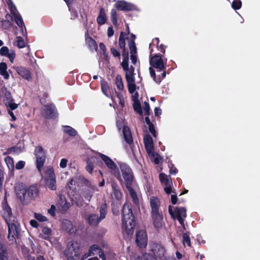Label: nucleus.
<instances>
[{"label": "nucleus", "mask_w": 260, "mask_h": 260, "mask_svg": "<svg viewBox=\"0 0 260 260\" xmlns=\"http://www.w3.org/2000/svg\"><path fill=\"white\" fill-rule=\"evenodd\" d=\"M131 203L126 202L122 209V229L127 235L134 233L136 226L135 216L132 211Z\"/></svg>", "instance_id": "1"}, {"label": "nucleus", "mask_w": 260, "mask_h": 260, "mask_svg": "<svg viewBox=\"0 0 260 260\" xmlns=\"http://www.w3.org/2000/svg\"><path fill=\"white\" fill-rule=\"evenodd\" d=\"M81 253L80 245L78 242L71 241L68 242L64 252L67 260H84L90 255L89 253L87 255L85 254L81 257Z\"/></svg>", "instance_id": "2"}, {"label": "nucleus", "mask_w": 260, "mask_h": 260, "mask_svg": "<svg viewBox=\"0 0 260 260\" xmlns=\"http://www.w3.org/2000/svg\"><path fill=\"white\" fill-rule=\"evenodd\" d=\"M18 194L22 203L23 204H27L31 200L39 197V190L36 185H32L27 189L20 190Z\"/></svg>", "instance_id": "3"}, {"label": "nucleus", "mask_w": 260, "mask_h": 260, "mask_svg": "<svg viewBox=\"0 0 260 260\" xmlns=\"http://www.w3.org/2000/svg\"><path fill=\"white\" fill-rule=\"evenodd\" d=\"M120 169L124 180L125 186H128L129 187L133 186L135 177L131 167L126 164L122 163L120 165Z\"/></svg>", "instance_id": "4"}, {"label": "nucleus", "mask_w": 260, "mask_h": 260, "mask_svg": "<svg viewBox=\"0 0 260 260\" xmlns=\"http://www.w3.org/2000/svg\"><path fill=\"white\" fill-rule=\"evenodd\" d=\"M34 154L36 158V167L38 171L41 173L46 161V152L41 146H37L35 148Z\"/></svg>", "instance_id": "5"}, {"label": "nucleus", "mask_w": 260, "mask_h": 260, "mask_svg": "<svg viewBox=\"0 0 260 260\" xmlns=\"http://www.w3.org/2000/svg\"><path fill=\"white\" fill-rule=\"evenodd\" d=\"M4 217L8 226V238L9 240L13 241L15 238L18 239L19 238V228L17 225V222H15L13 220V222H10L11 219L8 220L5 216Z\"/></svg>", "instance_id": "6"}, {"label": "nucleus", "mask_w": 260, "mask_h": 260, "mask_svg": "<svg viewBox=\"0 0 260 260\" xmlns=\"http://www.w3.org/2000/svg\"><path fill=\"white\" fill-rule=\"evenodd\" d=\"M162 55L158 53L155 54L150 58V64L156 69L157 72H160L166 69L167 59L166 58L165 60L162 58Z\"/></svg>", "instance_id": "7"}, {"label": "nucleus", "mask_w": 260, "mask_h": 260, "mask_svg": "<svg viewBox=\"0 0 260 260\" xmlns=\"http://www.w3.org/2000/svg\"><path fill=\"white\" fill-rule=\"evenodd\" d=\"M150 250L154 255L160 260L166 259V251L164 246L160 243L153 242L150 243Z\"/></svg>", "instance_id": "8"}, {"label": "nucleus", "mask_w": 260, "mask_h": 260, "mask_svg": "<svg viewBox=\"0 0 260 260\" xmlns=\"http://www.w3.org/2000/svg\"><path fill=\"white\" fill-rule=\"evenodd\" d=\"M99 156L101 158V159L105 162L106 166L110 170L112 171H115L114 176L117 178V179L120 181L122 182V180L121 178V175L119 171V169L116 165V164L108 156L99 153Z\"/></svg>", "instance_id": "9"}, {"label": "nucleus", "mask_w": 260, "mask_h": 260, "mask_svg": "<svg viewBox=\"0 0 260 260\" xmlns=\"http://www.w3.org/2000/svg\"><path fill=\"white\" fill-rule=\"evenodd\" d=\"M47 177L45 179L46 186L51 190L56 189V181L53 168H49L46 172Z\"/></svg>", "instance_id": "10"}, {"label": "nucleus", "mask_w": 260, "mask_h": 260, "mask_svg": "<svg viewBox=\"0 0 260 260\" xmlns=\"http://www.w3.org/2000/svg\"><path fill=\"white\" fill-rule=\"evenodd\" d=\"M60 228L62 231L71 235H75L77 231L76 225L73 224L69 219L65 218L61 221Z\"/></svg>", "instance_id": "11"}, {"label": "nucleus", "mask_w": 260, "mask_h": 260, "mask_svg": "<svg viewBox=\"0 0 260 260\" xmlns=\"http://www.w3.org/2000/svg\"><path fill=\"white\" fill-rule=\"evenodd\" d=\"M58 116L57 110L53 104L44 106V117L47 119H55Z\"/></svg>", "instance_id": "12"}, {"label": "nucleus", "mask_w": 260, "mask_h": 260, "mask_svg": "<svg viewBox=\"0 0 260 260\" xmlns=\"http://www.w3.org/2000/svg\"><path fill=\"white\" fill-rule=\"evenodd\" d=\"M148 243L147 236L145 231H138L136 234V243L140 248H144Z\"/></svg>", "instance_id": "13"}, {"label": "nucleus", "mask_w": 260, "mask_h": 260, "mask_svg": "<svg viewBox=\"0 0 260 260\" xmlns=\"http://www.w3.org/2000/svg\"><path fill=\"white\" fill-rule=\"evenodd\" d=\"M115 7L118 11H132L136 10V6L124 1H118L115 4Z\"/></svg>", "instance_id": "14"}, {"label": "nucleus", "mask_w": 260, "mask_h": 260, "mask_svg": "<svg viewBox=\"0 0 260 260\" xmlns=\"http://www.w3.org/2000/svg\"><path fill=\"white\" fill-rule=\"evenodd\" d=\"M123 71H125V77L126 81L135 80V68L131 66L129 67V63L121 65Z\"/></svg>", "instance_id": "15"}, {"label": "nucleus", "mask_w": 260, "mask_h": 260, "mask_svg": "<svg viewBox=\"0 0 260 260\" xmlns=\"http://www.w3.org/2000/svg\"><path fill=\"white\" fill-rule=\"evenodd\" d=\"M14 70L17 74L23 79L27 81L32 80V76L30 71L24 67H15Z\"/></svg>", "instance_id": "16"}, {"label": "nucleus", "mask_w": 260, "mask_h": 260, "mask_svg": "<svg viewBox=\"0 0 260 260\" xmlns=\"http://www.w3.org/2000/svg\"><path fill=\"white\" fill-rule=\"evenodd\" d=\"M143 141L146 151L148 154L153 153L154 145L153 139L149 134L144 136Z\"/></svg>", "instance_id": "17"}, {"label": "nucleus", "mask_w": 260, "mask_h": 260, "mask_svg": "<svg viewBox=\"0 0 260 260\" xmlns=\"http://www.w3.org/2000/svg\"><path fill=\"white\" fill-rule=\"evenodd\" d=\"M153 224L155 228H159L162 226L163 216L161 212L151 213Z\"/></svg>", "instance_id": "18"}, {"label": "nucleus", "mask_w": 260, "mask_h": 260, "mask_svg": "<svg viewBox=\"0 0 260 260\" xmlns=\"http://www.w3.org/2000/svg\"><path fill=\"white\" fill-rule=\"evenodd\" d=\"M160 202L159 199L157 197H151L150 199V206L151 207V213L160 212L159 207Z\"/></svg>", "instance_id": "19"}, {"label": "nucleus", "mask_w": 260, "mask_h": 260, "mask_svg": "<svg viewBox=\"0 0 260 260\" xmlns=\"http://www.w3.org/2000/svg\"><path fill=\"white\" fill-rule=\"evenodd\" d=\"M111 185V196L112 198H114L116 200H121L122 196V193L120 189L119 185L115 182H112Z\"/></svg>", "instance_id": "20"}, {"label": "nucleus", "mask_w": 260, "mask_h": 260, "mask_svg": "<svg viewBox=\"0 0 260 260\" xmlns=\"http://www.w3.org/2000/svg\"><path fill=\"white\" fill-rule=\"evenodd\" d=\"M122 133L125 141L131 147V145L133 144V139L130 128L127 126H124Z\"/></svg>", "instance_id": "21"}, {"label": "nucleus", "mask_w": 260, "mask_h": 260, "mask_svg": "<svg viewBox=\"0 0 260 260\" xmlns=\"http://www.w3.org/2000/svg\"><path fill=\"white\" fill-rule=\"evenodd\" d=\"M57 206L58 208H60L62 212H64L70 208V204L67 202L65 197L60 195L59 196V200L57 204Z\"/></svg>", "instance_id": "22"}, {"label": "nucleus", "mask_w": 260, "mask_h": 260, "mask_svg": "<svg viewBox=\"0 0 260 260\" xmlns=\"http://www.w3.org/2000/svg\"><path fill=\"white\" fill-rule=\"evenodd\" d=\"M85 42L90 50L93 51V50H96L98 48V45L95 41L91 37L89 36L88 30L85 34Z\"/></svg>", "instance_id": "23"}, {"label": "nucleus", "mask_w": 260, "mask_h": 260, "mask_svg": "<svg viewBox=\"0 0 260 260\" xmlns=\"http://www.w3.org/2000/svg\"><path fill=\"white\" fill-rule=\"evenodd\" d=\"M88 222L91 226H98L99 223L102 220L98 215L95 214H90L87 218Z\"/></svg>", "instance_id": "24"}, {"label": "nucleus", "mask_w": 260, "mask_h": 260, "mask_svg": "<svg viewBox=\"0 0 260 260\" xmlns=\"http://www.w3.org/2000/svg\"><path fill=\"white\" fill-rule=\"evenodd\" d=\"M101 85L102 92L107 97L110 98L111 96V92L108 83L103 80L101 81Z\"/></svg>", "instance_id": "25"}, {"label": "nucleus", "mask_w": 260, "mask_h": 260, "mask_svg": "<svg viewBox=\"0 0 260 260\" xmlns=\"http://www.w3.org/2000/svg\"><path fill=\"white\" fill-rule=\"evenodd\" d=\"M107 20V15L105 11L103 8H101L100 10L99 14L96 18L97 23L100 25L104 24Z\"/></svg>", "instance_id": "26"}, {"label": "nucleus", "mask_w": 260, "mask_h": 260, "mask_svg": "<svg viewBox=\"0 0 260 260\" xmlns=\"http://www.w3.org/2000/svg\"><path fill=\"white\" fill-rule=\"evenodd\" d=\"M126 188L128 190L129 194L132 198L134 203L136 205H139V201L138 198L137 194L134 189L133 188V186H126Z\"/></svg>", "instance_id": "27"}, {"label": "nucleus", "mask_w": 260, "mask_h": 260, "mask_svg": "<svg viewBox=\"0 0 260 260\" xmlns=\"http://www.w3.org/2000/svg\"><path fill=\"white\" fill-rule=\"evenodd\" d=\"M159 178L161 183L165 185L166 186L173 184L171 177H169L165 173H160L159 175Z\"/></svg>", "instance_id": "28"}, {"label": "nucleus", "mask_w": 260, "mask_h": 260, "mask_svg": "<svg viewBox=\"0 0 260 260\" xmlns=\"http://www.w3.org/2000/svg\"><path fill=\"white\" fill-rule=\"evenodd\" d=\"M95 189L84 188L82 192V196L85 200L89 202L93 196Z\"/></svg>", "instance_id": "29"}, {"label": "nucleus", "mask_w": 260, "mask_h": 260, "mask_svg": "<svg viewBox=\"0 0 260 260\" xmlns=\"http://www.w3.org/2000/svg\"><path fill=\"white\" fill-rule=\"evenodd\" d=\"M7 65L5 62L0 63V74L3 76L5 79L9 78V75L7 71Z\"/></svg>", "instance_id": "30"}, {"label": "nucleus", "mask_w": 260, "mask_h": 260, "mask_svg": "<svg viewBox=\"0 0 260 260\" xmlns=\"http://www.w3.org/2000/svg\"><path fill=\"white\" fill-rule=\"evenodd\" d=\"M174 212L175 214V217L180 216L185 218L187 216L186 209L184 207H176Z\"/></svg>", "instance_id": "31"}, {"label": "nucleus", "mask_w": 260, "mask_h": 260, "mask_svg": "<svg viewBox=\"0 0 260 260\" xmlns=\"http://www.w3.org/2000/svg\"><path fill=\"white\" fill-rule=\"evenodd\" d=\"M3 208L5 211V214L7 215V218L10 219L12 216V213L10 207L9 206L7 201L2 204Z\"/></svg>", "instance_id": "32"}, {"label": "nucleus", "mask_w": 260, "mask_h": 260, "mask_svg": "<svg viewBox=\"0 0 260 260\" xmlns=\"http://www.w3.org/2000/svg\"><path fill=\"white\" fill-rule=\"evenodd\" d=\"M100 218L103 220L105 218L108 212V206L106 203L102 204L100 207Z\"/></svg>", "instance_id": "33"}, {"label": "nucleus", "mask_w": 260, "mask_h": 260, "mask_svg": "<svg viewBox=\"0 0 260 260\" xmlns=\"http://www.w3.org/2000/svg\"><path fill=\"white\" fill-rule=\"evenodd\" d=\"M169 212L172 218L174 219L177 218V219L178 220L179 223L181 225V226H184V219L183 218V217L180 216V215L179 216V217H175V213L173 211L172 207L171 205H170L169 207Z\"/></svg>", "instance_id": "34"}, {"label": "nucleus", "mask_w": 260, "mask_h": 260, "mask_svg": "<svg viewBox=\"0 0 260 260\" xmlns=\"http://www.w3.org/2000/svg\"><path fill=\"white\" fill-rule=\"evenodd\" d=\"M63 132L71 137H75L77 134V132L74 128L68 125L64 126Z\"/></svg>", "instance_id": "35"}, {"label": "nucleus", "mask_w": 260, "mask_h": 260, "mask_svg": "<svg viewBox=\"0 0 260 260\" xmlns=\"http://www.w3.org/2000/svg\"><path fill=\"white\" fill-rule=\"evenodd\" d=\"M13 17L15 19V23L17 24V25L20 27H22V26H24V22L22 20L21 16L19 14H17L16 12L12 14Z\"/></svg>", "instance_id": "36"}, {"label": "nucleus", "mask_w": 260, "mask_h": 260, "mask_svg": "<svg viewBox=\"0 0 260 260\" xmlns=\"http://www.w3.org/2000/svg\"><path fill=\"white\" fill-rule=\"evenodd\" d=\"M133 108L135 111H136L139 114L142 115L143 114L142 107L141 104L138 100H134L133 104Z\"/></svg>", "instance_id": "37"}, {"label": "nucleus", "mask_w": 260, "mask_h": 260, "mask_svg": "<svg viewBox=\"0 0 260 260\" xmlns=\"http://www.w3.org/2000/svg\"><path fill=\"white\" fill-rule=\"evenodd\" d=\"M127 34L125 32L121 31L120 34L118 44L119 47L122 49L125 48V38L124 36H126Z\"/></svg>", "instance_id": "38"}, {"label": "nucleus", "mask_w": 260, "mask_h": 260, "mask_svg": "<svg viewBox=\"0 0 260 260\" xmlns=\"http://www.w3.org/2000/svg\"><path fill=\"white\" fill-rule=\"evenodd\" d=\"M122 56L123 57L122 61L120 63L121 64H125L128 63L129 53L126 48L122 49Z\"/></svg>", "instance_id": "39"}, {"label": "nucleus", "mask_w": 260, "mask_h": 260, "mask_svg": "<svg viewBox=\"0 0 260 260\" xmlns=\"http://www.w3.org/2000/svg\"><path fill=\"white\" fill-rule=\"evenodd\" d=\"M22 152L21 149L20 147H17L16 146L8 148L7 150V152L4 153V155L10 154L12 152L20 153Z\"/></svg>", "instance_id": "40"}, {"label": "nucleus", "mask_w": 260, "mask_h": 260, "mask_svg": "<svg viewBox=\"0 0 260 260\" xmlns=\"http://www.w3.org/2000/svg\"><path fill=\"white\" fill-rule=\"evenodd\" d=\"M135 80L126 81L128 92L133 94L136 89V85L135 84Z\"/></svg>", "instance_id": "41"}, {"label": "nucleus", "mask_w": 260, "mask_h": 260, "mask_svg": "<svg viewBox=\"0 0 260 260\" xmlns=\"http://www.w3.org/2000/svg\"><path fill=\"white\" fill-rule=\"evenodd\" d=\"M115 84L119 90H122L124 86L122 82V78L120 75H117L115 78Z\"/></svg>", "instance_id": "42"}, {"label": "nucleus", "mask_w": 260, "mask_h": 260, "mask_svg": "<svg viewBox=\"0 0 260 260\" xmlns=\"http://www.w3.org/2000/svg\"><path fill=\"white\" fill-rule=\"evenodd\" d=\"M128 45L131 54H137V50L135 42L128 41Z\"/></svg>", "instance_id": "43"}, {"label": "nucleus", "mask_w": 260, "mask_h": 260, "mask_svg": "<svg viewBox=\"0 0 260 260\" xmlns=\"http://www.w3.org/2000/svg\"><path fill=\"white\" fill-rule=\"evenodd\" d=\"M242 2L241 0H234L232 3V7L235 10H239L241 8Z\"/></svg>", "instance_id": "44"}, {"label": "nucleus", "mask_w": 260, "mask_h": 260, "mask_svg": "<svg viewBox=\"0 0 260 260\" xmlns=\"http://www.w3.org/2000/svg\"><path fill=\"white\" fill-rule=\"evenodd\" d=\"M16 45L19 48H23L25 47V43L21 37H17Z\"/></svg>", "instance_id": "45"}, {"label": "nucleus", "mask_w": 260, "mask_h": 260, "mask_svg": "<svg viewBox=\"0 0 260 260\" xmlns=\"http://www.w3.org/2000/svg\"><path fill=\"white\" fill-rule=\"evenodd\" d=\"M117 14L116 10L112 9L111 11V18L112 22L114 25H116L117 24Z\"/></svg>", "instance_id": "46"}, {"label": "nucleus", "mask_w": 260, "mask_h": 260, "mask_svg": "<svg viewBox=\"0 0 260 260\" xmlns=\"http://www.w3.org/2000/svg\"><path fill=\"white\" fill-rule=\"evenodd\" d=\"M101 250V249L99 248L98 245L94 244L90 247L89 249V253H90V255H94V252L100 253Z\"/></svg>", "instance_id": "47"}, {"label": "nucleus", "mask_w": 260, "mask_h": 260, "mask_svg": "<svg viewBox=\"0 0 260 260\" xmlns=\"http://www.w3.org/2000/svg\"><path fill=\"white\" fill-rule=\"evenodd\" d=\"M7 4L11 13L12 14L14 13H16L17 9L12 0H8Z\"/></svg>", "instance_id": "48"}, {"label": "nucleus", "mask_w": 260, "mask_h": 260, "mask_svg": "<svg viewBox=\"0 0 260 260\" xmlns=\"http://www.w3.org/2000/svg\"><path fill=\"white\" fill-rule=\"evenodd\" d=\"M183 243L185 245L186 244L188 246H191L190 239L187 233H184L182 235Z\"/></svg>", "instance_id": "49"}, {"label": "nucleus", "mask_w": 260, "mask_h": 260, "mask_svg": "<svg viewBox=\"0 0 260 260\" xmlns=\"http://www.w3.org/2000/svg\"><path fill=\"white\" fill-rule=\"evenodd\" d=\"M82 183L85 186L87 187L88 188H91L92 189H95V187L92 184L91 182L86 178H83L82 180Z\"/></svg>", "instance_id": "50"}, {"label": "nucleus", "mask_w": 260, "mask_h": 260, "mask_svg": "<svg viewBox=\"0 0 260 260\" xmlns=\"http://www.w3.org/2000/svg\"><path fill=\"white\" fill-rule=\"evenodd\" d=\"M110 51L113 57H117L119 60L120 59V53L119 51L117 49L112 47L110 49Z\"/></svg>", "instance_id": "51"}, {"label": "nucleus", "mask_w": 260, "mask_h": 260, "mask_svg": "<svg viewBox=\"0 0 260 260\" xmlns=\"http://www.w3.org/2000/svg\"><path fill=\"white\" fill-rule=\"evenodd\" d=\"M35 217L39 221H46L48 220L46 217L40 213H35Z\"/></svg>", "instance_id": "52"}, {"label": "nucleus", "mask_w": 260, "mask_h": 260, "mask_svg": "<svg viewBox=\"0 0 260 260\" xmlns=\"http://www.w3.org/2000/svg\"><path fill=\"white\" fill-rule=\"evenodd\" d=\"M93 164L90 161H87V166L86 167V171L90 174H91L93 172Z\"/></svg>", "instance_id": "53"}, {"label": "nucleus", "mask_w": 260, "mask_h": 260, "mask_svg": "<svg viewBox=\"0 0 260 260\" xmlns=\"http://www.w3.org/2000/svg\"><path fill=\"white\" fill-rule=\"evenodd\" d=\"M161 71H162V73L161 74V75H158L157 78V81L156 83L157 84H159L161 81L164 78H165L166 76V69L164 70H161Z\"/></svg>", "instance_id": "54"}, {"label": "nucleus", "mask_w": 260, "mask_h": 260, "mask_svg": "<svg viewBox=\"0 0 260 260\" xmlns=\"http://www.w3.org/2000/svg\"><path fill=\"white\" fill-rule=\"evenodd\" d=\"M148 128L149 132L152 134L154 137H156L157 136V132L155 131L154 124L152 123L148 125Z\"/></svg>", "instance_id": "55"}, {"label": "nucleus", "mask_w": 260, "mask_h": 260, "mask_svg": "<svg viewBox=\"0 0 260 260\" xmlns=\"http://www.w3.org/2000/svg\"><path fill=\"white\" fill-rule=\"evenodd\" d=\"M9 52V48L6 46L2 47L0 49V54L2 56H6Z\"/></svg>", "instance_id": "56"}, {"label": "nucleus", "mask_w": 260, "mask_h": 260, "mask_svg": "<svg viewBox=\"0 0 260 260\" xmlns=\"http://www.w3.org/2000/svg\"><path fill=\"white\" fill-rule=\"evenodd\" d=\"M153 67H150L149 69L150 75L151 77L153 78V80L156 83L157 78L155 74V71L154 69L153 68Z\"/></svg>", "instance_id": "57"}, {"label": "nucleus", "mask_w": 260, "mask_h": 260, "mask_svg": "<svg viewBox=\"0 0 260 260\" xmlns=\"http://www.w3.org/2000/svg\"><path fill=\"white\" fill-rule=\"evenodd\" d=\"M11 102H9L8 104V107L10 109V111H13L15 110L18 107V105L15 103H13L12 102L14 101L12 98L11 99Z\"/></svg>", "instance_id": "58"}, {"label": "nucleus", "mask_w": 260, "mask_h": 260, "mask_svg": "<svg viewBox=\"0 0 260 260\" xmlns=\"http://www.w3.org/2000/svg\"><path fill=\"white\" fill-rule=\"evenodd\" d=\"M76 181L74 180L73 178L70 179L69 183H68V187L70 189H76Z\"/></svg>", "instance_id": "59"}, {"label": "nucleus", "mask_w": 260, "mask_h": 260, "mask_svg": "<svg viewBox=\"0 0 260 260\" xmlns=\"http://www.w3.org/2000/svg\"><path fill=\"white\" fill-rule=\"evenodd\" d=\"M55 211H56V207L54 205H52L51 206V207L48 210V212L49 214H50L52 217H55Z\"/></svg>", "instance_id": "60"}, {"label": "nucleus", "mask_w": 260, "mask_h": 260, "mask_svg": "<svg viewBox=\"0 0 260 260\" xmlns=\"http://www.w3.org/2000/svg\"><path fill=\"white\" fill-rule=\"evenodd\" d=\"M144 110L145 111V114L147 116H149L150 115V106L148 102H145L144 103Z\"/></svg>", "instance_id": "61"}, {"label": "nucleus", "mask_w": 260, "mask_h": 260, "mask_svg": "<svg viewBox=\"0 0 260 260\" xmlns=\"http://www.w3.org/2000/svg\"><path fill=\"white\" fill-rule=\"evenodd\" d=\"M100 48L101 50L103 52V55L107 57H108V53H106V47L105 45V44L103 43H100L99 45Z\"/></svg>", "instance_id": "62"}, {"label": "nucleus", "mask_w": 260, "mask_h": 260, "mask_svg": "<svg viewBox=\"0 0 260 260\" xmlns=\"http://www.w3.org/2000/svg\"><path fill=\"white\" fill-rule=\"evenodd\" d=\"M25 166V162L22 160L19 161L18 162L16 163L15 165V168L17 170H21L23 169L24 167Z\"/></svg>", "instance_id": "63"}, {"label": "nucleus", "mask_w": 260, "mask_h": 260, "mask_svg": "<svg viewBox=\"0 0 260 260\" xmlns=\"http://www.w3.org/2000/svg\"><path fill=\"white\" fill-rule=\"evenodd\" d=\"M144 257L146 260H157L155 255L148 253L145 254Z\"/></svg>", "instance_id": "64"}]
</instances>
